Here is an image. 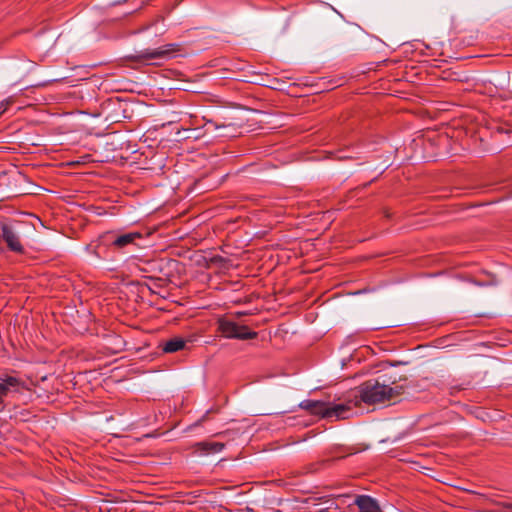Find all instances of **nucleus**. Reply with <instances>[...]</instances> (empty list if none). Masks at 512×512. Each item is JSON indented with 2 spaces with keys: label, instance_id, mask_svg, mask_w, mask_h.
I'll use <instances>...</instances> for the list:
<instances>
[{
  "label": "nucleus",
  "instance_id": "0eeeda50",
  "mask_svg": "<svg viewBox=\"0 0 512 512\" xmlns=\"http://www.w3.org/2000/svg\"><path fill=\"white\" fill-rule=\"evenodd\" d=\"M354 503L359 507L360 512H381L378 502L368 495L357 496Z\"/></svg>",
  "mask_w": 512,
  "mask_h": 512
},
{
  "label": "nucleus",
  "instance_id": "f03ea898",
  "mask_svg": "<svg viewBox=\"0 0 512 512\" xmlns=\"http://www.w3.org/2000/svg\"><path fill=\"white\" fill-rule=\"evenodd\" d=\"M21 222L14 219L0 220V244L5 243L8 250L23 254L25 249L21 242Z\"/></svg>",
  "mask_w": 512,
  "mask_h": 512
},
{
  "label": "nucleus",
  "instance_id": "f257e3e1",
  "mask_svg": "<svg viewBox=\"0 0 512 512\" xmlns=\"http://www.w3.org/2000/svg\"><path fill=\"white\" fill-rule=\"evenodd\" d=\"M401 389L400 386L390 387L378 381L369 380L360 385L355 396L371 405L394 399L401 393Z\"/></svg>",
  "mask_w": 512,
  "mask_h": 512
},
{
  "label": "nucleus",
  "instance_id": "1a4fd4ad",
  "mask_svg": "<svg viewBox=\"0 0 512 512\" xmlns=\"http://www.w3.org/2000/svg\"><path fill=\"white\" fill-rule=\"evenodd\" d=\"M351 411V406L346 403H330L327 411V418L345 419Z\"/></svg>",
  "mask_w": 512,
  "mask_h": 512
},
{
  "label": "nucleus",
  "instance_id": "ddd939ff",
  "mask_svg": "<svg viewBox=\"0 0 512 512\" xmlns=\"http://www.w3.org/2000/svg\"><path fill=\"white\" fill-rule=\"evenodd\" d=\"M4 399L5 398L3 396H0V405L3 403Z\"/></svg>",
  "mask_w": 512,
  "mask_h": 512
},
{
  "label": "nucleus",
  "instance_id": "9d476101",
  "mask_svg": "<svg viewBox=\"0 0 512 512\" xmlns=\"http://www.w3.org/2000/svg\"><path fill=\"white\" fill-rule=\"evenodd\" d=\"M224 444L221 442L202 441L195 444L197 451L203 454H216L224 449Z\"/></svg>",
  "mask_w": 512,
  "mask_h": 512
},
{
  "label": "nucleus",
  "instance_id": "423d86ee",
  "mask_svg": "<svg viewBox=\"0 0 512 512\" xmlns=\"http://www.w3.org/2000/svg\"><path fill=\"white\" fill-rule=\"evenodd\" d=\"M302 409L307 410L311 414L319 415L322 418H327V411L329 409V402L319 400H303L300 403Z\"/></svg>",
  "mask_w": 512,
  "mask_h": 512
},
{
  "label": "nucleus",
  "instance_id": "7ed1b4c3",
  "mask_svg": "<svg viewBox=\"0 0 512 512\" xmlns=\"http://www.w3.org/2000/svg\"><path fill=\"white\" fill-rule=\"evenodd\" d=\"M217 332L227 339L249 340L257 337V332L251 331L246 325H240L229 317L217 320Z\"/></svg>",
  "mask_w": 512,
  "mask_h": 512
},
{
  "label": "nucleus",
  "instance_id": "9b49d317",
  "mask_svg": "<svg viewBox=\"0 0 512 512\" xmlns=\"http://www.w3.org/2000/svg\"><path fill=\"white\" fill-rule=\"evenodd\" d=\"M185 340L179 337L172 338L162 344V350L165 353H174L185 347Z\"/></svg>",
  "mask_w": 512,
  "mask_h": 512
},
{
  "label": "nucleus",
  "instance_id": "6e6552de",
  "mask_svg": "<svg viewBox=\"0 0 512 512\" xmlns=\"http://www.w3.org/2000/svg\"><path fill=\"white\" fill-rule=\"evenodd\" d=\"M140 238H142V235L139 232L125 233L116 236L112 240V246L117 249H124L129 245L135 244V241Z\"/></svg>",
  "mask_w": 512,
  "mask_h": 512
},
{
  "label": "nucleus",
  "instance_id": "f8f14e48",
  "mask_svg": "<svg viewBox=\"0 0 512 512\" xmlns=\"http://www.w3.org/2000/svg\"><path fill=\"white\" fill-rule=\"evenodd\" d=\"M13 103V98L9 97L0 102V115L4 113L9 105Z\"/></svg>",
  "mask_w": 512,
  "mask_h": 512
},
{
  "label": "nucleus",
  "instance_id": "39448f33",
  "mask_svg": "<svg viewBox=\"0 0 512 512\" xmlns=\"http://www.w3.org/2000/svg\"><path fill=\"white\" fill-rule=\"evenodd\" d=\"M176 47H178L177 44H167L156 49H146L138 52L135 56H132L131 58L142 62L154 59H162L168 56L170 53L176 51Z\"/></svg>",
  "mask_w": 512,
  "mask_h": 512
},
{
  "label": "nucleus",
  "instance_id": "20e7f679",
  "mask_svg": "<svg viewBox=\"0 0 512 512\" xmlns=\"http://www.w3.org/2000/svg\"><path fill=\"white\" fill-rule=\"evenodd\" d=\"M30 391L28 382L16 371L2 372L0 374V396L14 397Z\"/></svg>",
  "mask_w": 512,
  "mask_h": 512
}]
</instances>
